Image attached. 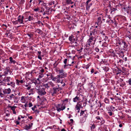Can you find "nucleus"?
Segmentation results:
<instances>
[{
    "instance_id": "obj_41",
    "label": "nucleus",
    "mask_w": 131,
    "mask_h": 131,
    "mask_svg": "<svg viewBox=\"0 0 131 131\" xmlns=\"http://www.w3.org/2000/svg\"><path fill=\"white\" fill-rule=\"evenodd\" d=\"M110 51L112 53V55L113 56V57H114L115 56V54L114 53V51H113V50H110Z\"/></svg>"
},
{
    "instance_id": "obj_22",
    "label": "nucleus",
    "mask_w": 131,
    "mask_h": 131,
    "mask_svg": "<svg viewBox=\"0 0 131 131\" xmlns=\"http://www.w3.org/2000/svg\"><path fill=\"white\" fill-rule=\"evenodd\" d=\"M39 74H40L38 75V78L37 79V80L39 81L41 80V79L44 77L43 74H41L40 73H39Z\"/></svg>"
},
{
    "instance_id": "obj_23",
    "label": "nucleus",
    "mask_w": 131,
    "mask_h": 131,
    "mask_svg": "<svg viewBox=\"0 0 131 131\" xmlns=\"http://www.w3.org/2000/svg\"><path fill=\"white\" fill-rule=\"evenodd\" d=\"M79 97L77 96L75 98L73 99V101L74 102H77L79 100Z\"/></svg>"
},
{
    "instance_id": "obj_5",
    "label": "nucleus",
    "mask_w": 131,
    "mask_h": 131,
    "mask_svg": "<svg viewBox=\"0 0 131 131\" xmlns=\"http://www.w3.org/2000/svg\"><path fill=\"white\" fill-rule=\"evenodd\" d=\"M38 94L42 96L46 94V92L45 91V89L43 88L39 89L36 91Z\"/></svg>"
},
{
    "instance_id": "obj_38",
    "label": "nucleus",
    "mask_w": 131,
    "mask_h": 131,
    "mask_svg": "<svg viewBox=\"0 0 131 131\" xmlns=\"http://www.w3.org/2000/svg\"><path fill=\"white\" fill-rule=\"evenodd\" d=\"M91 32H92V33H93V35H94L97 33V30L95 29L92 31H91Z\"/></svg>"
},
{
    "instance_id": "obj_4",
    "label": "nucleus",
    "mask_w": 131,
    "mask_h": 131,
    "mask_svg": "<svg viewBox=\"0 0 131 131\" xmlns=\"http://www.w3.org/2000/svg\"><path fill=\"white\" fill-rule=\"evenodd\" d=\"M57 72L59 73L58 75L61 78L66 77L67 76V73L64 71L62 69L58 70Z\"/></svg>"
},
{
    "instance_id": "obj_32",
    "label": "nucleus",
    "mask_w": 131,
    "mask_h": 131,
    "mask_svg": "<svg viewBox=\"0 0 131 131\" xmlns=\"http://www.w3.org/2000/svg\"><path fill=\"white\" fill-rule=\"evenodd\" d=\"M122 43L124 45V48L126 49L128 47V45H127L125 41H122Z\"/></svg>"
},
{
    "instance_id": "obj_8",
    "label": "nucleus",
    "mask_w": 131,
    "mask_h": 131,
    "mask_svg": "<svg viewBox=\"0 0 131 131\" xmlns=\"http://www.w3.org/2000/svg\"><path fill=\"white\" fill-rule=\"evenodd\" d=\"M61 78L58 75L54 77L52 80L54 81L56 83L60 82L61 80Z\"/></svg>"
},
{
    "instance_id": "obj_10",
    "label": "nucleus",
    "mask_w": 131,
    "mask_h": 131,
    "mask_svg": "<svg viewBox=\"0 0 131 131\" xmlns=\"http://www.w3.org/2000/svg\"><path fill=\"white\" fill-rule=\"evenodd\" d=\"M32 123H31L28 124V125H26L25 127V129L26 130L30 129L32 127Z\"/></svg>"
},
{
    "instance_id": "obj_13",
    "label": "nucleus",
    "mask_w": 131,
    "mask_h": 131,
    "mask_svg": "<svg viewBox=\"0 0 131 131\" xmlns=\"http://www.w3.org/2000/svg\"><path fill=\"white\" fill-rule=\"evenodd\" d=\"M69 39L72 42H74L76 40V39L72 35L70 36L69 37Z\"/></svg>"
},
{
    "instance_id": "obj_15",
    "label": "nucleus",
    "mask_w": 131,
    "mask_h": 131,
    "mask_svg": "<svg viewBox=\"0 0 131 131\" xmlns=\"http://www.w3.org/2000/svg\"><path fill=\"white\" fill-rule=\"evenodd\" d=\"M85 111H81L80 113L81 116L83 115L85 117H87V114L86 112H85Z\"/></svg>"
},
{
    "instance_id": "obj_11",
    "label": "nucleus",
    "mask_w": 131,
    "mask_h": 131,
    "mask_svg": "<svg viewBox=\"0 0 131 131\" xmlns=\"http://www.w3.org/2000/svg\"><path fill=\"white\" fill-rule=\"evenodd\" d=\"M82 104L80 102L77 103L75 107V109L77 110L80 109V108L82 107Z\"/></svg>"
},
{
    "instance_id": "obj_37",
    "label": "nucleus",
    "mask_w": 131,
    "mask_h": 131,
    "mask_svg": "<svg viewBox=\"0 0 131 131\" xmlns=\"http://www.w3.org/2000/svg\"><path fill=\"white\" fill-rule=\"evenodd\" d=\"M9 108H10L13 111L15 110V109L17 107L15 106H9Z\"/></svg>"
},
{
    "instance_id": "obj_31",
    "label": "nucleus",
    "mask_w": 131,
    "mask_h": 131,
    "mask_svg": "<svg viewBox=\"0 0 131 131\" xmlns=\"http://www.w3.org/2000/svg\"><path fill=\"white\" fill-rule=\"evenodd\" d=\"M100 121L101 122H100V124L101 125L103 124L105 122L104 120L102 118V119L100 120Z\"/></svg>"
},
{
    "instance_id": "obj_40",
    "label": "nucleus",
    "mask_w": 131,
    "mask_h": 131,
    "mask_svg": "<svg viewBox=\"0 0 131 131\" xmlns=\"http://www.w3.org/2000/svg\"><path fill=\"white\" fill-rule=\"evenodd\" d=\"M68 99H65L64 100L62 101V102L63 103H64L65 102V103H66L68 102Z\"/></svg>"
},
{
    "instance_id": "obj_35",
    "label": "nucleus",
    "mask_w": 131,
    "mask_h": 131,
    "mask_svg": "<svg viewBox=\"0 0 131 131\" xmlns=\"http://www.w3.org/2000/svg\"><path fill=\"white\" fill-rule=\"evenodd\" d=\"M43 57V55H41V54H38V58L40 60H42V58L41 57Z\"/></svg>"
},
{
    "instance_id": "obj_63",
    "label": "nucleus",
    "mask_w": 131,
    "mask_h": 131,
    "mask_svg": "<svg viewBox=\"0 0 131 131\" xmlns=\"http://www.w3.org/2000/svg\"><path fill=\"white\" fill-rule=\"evenodd\" d=\"M118 71V72H117L116 73L117 74L120 73L121 72H122V71L121 70H119V71Z\"/></svg>"
},
{
    "instance_id": "obj_30",
    "label": "nucleus",
    "mask_w": 131,
    "mask_h": 131,
    "mask_svg": "<svg viewBox=\"0 0 131 131\" xmlns=\"http://www.w3.org/2000/svg\"><path fill=\"white\" fill-rule=\"evenodd\" d=\"M123 60L122 59H119L118 61H117V63L119 65H122L123 64Z\"/></svg>"
},
{
    "instance_id": "obj_64",
    "label": "nucleus",
    "mask_w": 131,
    "mask_h": 131,
    "mask_svg": "<svg viewBox=\"0 0 131 131\" xmlns=\"http://www.w3.org/2000/svg\"><path fill=\"white\" fill-rule=\"evenodd\" d=\"M100 33L102 34L104 36H105V33L103 31H102Z\"/></svg>"
},
{
    "instance_id": "obj_42",
    "label": "nucleus",
    "mask_w": 131,
    "mask_h": 131,
    "mask_svg": "<svg viewBox=\"0 0 131 131\" xmlns=\"http://www.w3.org/2000/svg\"><path fill=\"white\" fill-rule=\"evenodd\" d=\"M61 84H62V86H64L65 85H66V84L64 82L63 80H61Z\"/></svg>"
},
{
    "instance_id": "obj_24",
    "label": "nucleus",
    "mask_w": 131,
    "mask_h": 131,
    "mask_svg": "<svg viewBox=\"0 0 131 131\" xmlns=\"http://www.w3.org/2000/svg\"><path fill=\"white\" fill-rule=\"evenodd\" d=\"M35 32L40 35H41L42 34V31L39 29H36L35 31Z\"/></svg>"
},
{
    "instance_id": "obj_27",
    "label": "nucleus",
    "mask_w": 131,
    "mask_h": 131,
    "mask_svg": "<svg viewBox=\"0 0 131 131\" xmlns=\"http://www.w3.org/2000/svg\"><path fill=\"white\" fill-rule=\"evenodd\" d=\"M72 0H66V2L67 4H72L73 2L71 1Z\"/></svg>"
},
{
    "instance_id": "obj_62",
    "label": "nucleus",
    "mask_w": 131,
    "mask_h": 131,
    "mask_svg": "<svg viewBox=\"0 0 131 131\" xmlns=\"http://www.w3.org/2000/svg\"><path fill=\"white\" fill-rule=\"evenodd\" d=\"M16 83H17V85H18L19 83L20 82V81H19V80H18V79H17L16 80Z\"/></svg>"
},
{
    "instance_id": "obj_52",
    "label": "nucleus",
    "mask_w": 131,
    "mask_h": 131,
    "mask_svg": "<svg viewBox=\"0 0 131 131\" xmlns=\"http://www.w3.org/2000/svg\"><path fill=\"white\" fill-rule=\"evenodd\" d=\"M102 118H100L99 116H97L96 117V118L98 120H101L102 119Z\"/></svg>"
},
{
    "instance_id": "obj_25",
    "label": "nucleus",
    "mask_w": 131,
    "mask_h": 131,
    "mask_svg": "<svg viewBox=\"0 0 131 131\" xmlns=\"http://www.w3.org/2000/svg\"><path fill=\"white\" fill-rule=\"evenodd\" d=\"M26 19H28V20H27L31 21L33 20V19H34V18L32 16L30 15L28 17V18H27Z\"/></svg>"
},
{
    "instance_id": "obj_57",
    "label": "nucleus",
    "mask_w": 131,
    "mask_h": 131,
    "mask_svg": "<svg viewBox=\"0 0 131 131\" xmlns=\"http://www.w3.org/2000/svg\"><path fill=\"white\" fill-rule=\"evenodd\" d=\"M69 66V65L65 64L64 66V69L66 68H67L68 67V66Z\"/></svg>"
},
{
    "instance_id": "obj_26",
    "label": "nucleus",
    "mask_w": 131,
    "mask_h": 131,
    "mask_svg": "<svg viewBox=\"0 0 131 131\" xmlns=\"http://www.w3.org/2000/svg\"><path fill=\"white\" fill-rule=\"evenodd\" d=\"M96 125L95 124H93L90 127L91 131H94L93 130L95 128Z\"/></svg>"
},
{
    "instance_id": "obj_18",
    "label": "nucleus",
    "mask_w": 131,
    "mask_h": 131,
    "mask_svg": "<svg viewBox=\"0 0 131 131\" xmlns=\"http://www.w3.org/2000/svg\"><path fill=\"white\" fill-rule=\"evenodd\" d=\"M26 97L25 96H22L20 100L21 102L22 103H25L26 100Z\"/></svg>"
},
{
    "instance_id": "obj_12",
    "label": "nucleus",
    "mask_w": 131,
    "mask_h": 131,
    "mask_svg": "<svg viewBox=\"0 0 131 131\" xmlns=\"http://www.w3.org/2000/svg\"><path fill=\"white\" fill-rule=\"evenodd\" d=\"M11 92V90L9 88L5 89L3 91V92L5 94H9Z\"/></svg>"
},
{
    "instance_id": "obj_58",
    "label": "nucleus",
    "mask_w": 131,
    "mask_h": 131,
    "mask_svg": "<svg viewBox=\"0 0 131 131\" xmlns=\"http://www.w3.org/2000/svg\"><path fill=\"white\" fill-rule=\"evenodd\" d=\"M27 35L29 36V37H31L33 36V35L32 34H28Z\"/></svg>"
},
{
    "instance_id": "obj_47",
    "label": "nucleus",
    "mask_w": 131,
    "mask_h": 131,
    "mask_svg": "<svg viewBox=\"0 0 131 131\" xmlns=\"http://www.w3.org/2000/svg\"><path fill=\"white\" fill-rule=\"evenodd\" d=\"M25 2V0H21L20 1V4L21 5L23 4Z\"/></svg>"
},
{
    "instance_id": "obj_33",
    "label": "nucleus",
    "mask_w": 131,
    "mask_h": 131,
    "mask_svg": "<svg viewBox=\"0 0 131 131\" xmlns=\"http://www.w3.org/2000/svg\"><path fill=\"white\" fill-rule=\"evenodd\" d=\"M122 72L123 73H125L127 71V69L125 68L124 67H122Z\"/></svg>"
},
{
    "instance_id": "obj_48",
    "label": "nucleus",
    "mask_w": 131,
    "mask_h": 131,
    "mask_svg": "<svg viewBox=\"0 0 131 131\" xmlns=\"http://www.w3.org/2000/svg\"><path fill=\"white\" fill-rule=\"evenodd\" d=\"M128 83L129 85H131V78L129 79L128 81Z\"/></svg>"
},
{
    "instance_id": "obj_29",
    "label": "nucleus",
    "mask_w": 131,
    "mask_h": 131,
    "mask_svg": "<svg viewBox=\"0 0 131 131\" xmlns=\"http://www.w3.org/2000/svg\"><path fill=\"white\" fill-rule=\"evenodd\" d=\"M9 59L11 63H13L14 64H15V63L16 62L15 60H13V58L12 57H10L9 58Z\"/></svg>"
},
{
    "instance_id": "obj_21",
    "label": "nucleus",
    "mask_w": 131,
    "mask_h": 131,
    "mask_svg": "<svg viewBox=\"0 0 131 131\" xmlns=\"http://www.w3.org/2000/svg\"><path fill=\"white\" fill-rule=\"evenodd\" d=\"M64 11L63 12L64 14L66 16H67L68 17H67V18L68 19H69L70 18V17L68 15V14L69 13V12L68 11H66L65 10V9H64Z\"/></svg>"
},
{
    "instance_id": "obj_1",
    "label": "nucleus",
    "mask_w": 131,
    "mask_h": 131,
    "mask_svg": "<svg viewBox=\"0 0 131 131\" xmlns=\"http://www.w3.org/2000/svg\"><path fill=\"white\" fill-rule=\"evenodd\" d=\"M40 12H43L44 15L45 14L49 15L51 13V11L49 8L47 7L45 5H44L42 7Z\"/></svg>"
},
{
    "instance_id": "obj_16",
    "label": "nucleus",
    "mask_w": 131,
    "mask_h": 131,
    "mask_svg": "<svg viewBox=\"0 0 131 131\" xmlns=\"http://www.w3.org/2000/svg\"><path fill=\"white\" fill-rule=\"evenodd\" d=\"M101 17H99L98 18L97 21V22H96L95 24H97L98 26H100L101 25L102 23V21H101Z\"/></svg>"
},
{
    "instance_id": "obj_28",
    "label": "nucleus",
    "mask_w": 131,
    "mask_h": 131,
    "mask_svg": "<svg viewBox=\"0 0 131 131\" xmlns=\"http://www.w3.org/2000/svg\"><path fill=\"white\" fill-rule=\"evenodd\" d=\"M24 86L26 87V89L27 90H29L31 88V85L29 84H26L24 85Z\"/></svg>"
},
{
    "instance_id": "obj_46",
    "label": "nucleus",
    "mask_w": 131,
    "mask_h": 131,
    "mask_svg": "<svg viewBox=\"0 0 131 131\" xmlns=\"http://www.w3.org/2000/svg\"><path fill=\"white\" fill-rule=\"evenodd\" d=\"M108 113L110 116H111L112 115V112L111 111H108Z\"/></svg>"
},
{
    "instance_id": "obj_20",
    "label": "nucleus",
    "mask_w": 131,
    "mask_h": 131,
    "mask_svg": "<svg viewBox=\"0 0 131 131\" xmlns=\"http://www.w3.org/2000/svg\"><path fill=\"white\" fill-rule=\"evenodd\" d=\"M7 85H10L13 88H14L15 86V83L13 81L11 82L10 83H8Z\"/></svg>"
},
{
    "instance_id": "obj_49",
    "label": "nucleus",
    "mask_w": 131,
    "mask_h": 131,
    "mask_svg": "<svg viewBox=\"0 0 131 131\" xmlns=\"http://www.w3.org/2000/svg\"><path fill=\"white\" fill-rule=\"evenodd\" d=\"M95 50L97 52H99V49L97 47L95 48Z\"/></svg>"
},
{
    "instance_id": "obj_9",
    "label": "nucleus",
    "mask_w": 131,
    "mask_h": 131,
    "mask_svg": "<svg viewBox=\"0 0 131 131\" xmlns=\"http://www.w3.org/2000/svg\"><path fill=\"white\" fill-rule=\"evenodd\" d=\"M24 19V16H21V15H19L17 19V21L18 23H19L20 24H24L23 23V20Z\"/></svg>"
},
{
    "instance_id": "obj_2",
    "label": "nucleus",
    "mask_w": 131,
    "mask_h": 131,
    "mask_svg": "<svg viewBox=\"0 0 131 131\" xmlns=\"http://www.w3.org/2000/svg\"><path fill=\"white\" fill-rule=\"evenodd\" d=\"M56 107L57 111L60 112L65 109L66 104L64 103L58 104L56 105Z\"/></svg>"
},
{
    "instance_id": "obj_39",
    "label": "nucleus",
    "mask_w": 131,
    "mask_h": 131,
    "mask_svg": "<svg viewBox=\"0 0 131 131\" xmlns=\"http://www.w3.org/2000/svg\"><path fill=\"white\" fill-rule=\"evenodd\" d=\"M12 22L13 24L15 25H16L18 24V21L17 20L15 21H12Z\"/></svg>"
},
{
    "instance_id": "obj_50",
    "label": "nucleus",
    "mask_w": 131,
    "mask_h": 131,
    "mask_svg": "<svg viewBox=\"0 0 131 131\" xmlns=\"http://www.w3.org/2000/svg\"><path fill=\"white\" fill-rule=\"evenodd\" d=\"M28 106L29 107H31L32 106V103L31 102H29V104H28Z\"/></svg>"
},
{
    "instance_id": "obj_51",
    "label": "nucleus",
    "mask_w": 131,
    "mask_h": 131,
    "mask_svg": "<svg viewBox=\"0 0 131 131\" xmlns=\"http://www.w3.org/2000/svg\"><path fill=\"white\" fill-rule=\"evenodd\" d=\"M67 60L68 59H64V60L63 61V62L65 64H66L67 63Z\"/></svg>"
},
{
    "instance_id": "obj_59",
    "label": "nucleus",
    "mask_w": 131,
    "mask_h": 131,
    "mask_svg": "<svg viewBox=\"0 0 131 131\" xmlns=\"http://www.w3.org/2000/svg\"><path fill=\"white\" fill-rule=\"evenodd\" d=\"M125 85V83H121L120 84V86L122 87H124Z\"/></svg>"
},
{
    "instance_id": "obj_6",
    "label": "nucleus",
    "mask_w": 131,
    "mask_h": 131,
    "mask_svg": "<svg viewBox=\"0 0 131 131\" xmlns=\"http://www.w3.org/2000/svg\"><path fill=\"white\" fill-rule=\"evenodd\" d=\"M54 84L51 81L48 82L47 83L44 84L43 85V86H45L46 88H47L48 89V88H49L50 86L53 87L54 86Z\"/></svg>"
},
{
    "instance_id": "obj_43",
    "label": "nucleus",
    "mask_w": 131,
    "mask_h": 131,
    "mask_svg": "<svg viewBox=\"0 0 131 131\" xmlns=\"http://www.w3.org/2000/svg\"><path fill=\"white\" fill-rule=\"evenodd\" d=\"M90 7V6L88 5V3L87 4H86V9L87 10H89V9Z\"/></svg>"
},
{
    "instance_id": "obj_17",
    "label": "nucleus",
    "mask_w": 131,
    "mask_h": 131,
    "mask_svg": "<svg viewBox=\"0 0 131 131\" xmlns=\"http://www.w3.org/2000/svg\"><path fill=\"white\" fill-rule=\"evenodd\" d=\"M95 38V37L92 36L90 37L88 41V42L89 43H91L93 40Z\"/></svg>"
},
{
    "instance_id": "obj_60",
    "label": "nucleus",
    "mask_w": 131,
    "mask_h": 131,
    "mask_svg": "<svg viewBox=\"0 0 131 131\" xmlns=\"http://www.w3.org/2000/svg\"><path fill=\"white\" fill-rule=\"evenodd\" d=\"M54 77H53V75H52V74L51 73L50 76V77H49V78H50L51 79H52Z\"/></svg>"
},
{
    "instance_id": "obj_7",
    "label": "nucleus",
    "mask_w": 131,
    "mask_h": 131,
    "mask_svg": "<svg viewBox=\"0 0 131 131\" xmlns=\"http://www.w3.org/2000/svg\"><path fill=\"white\" fill-rule=\"evenodd\" d=\"M32 84H34L36 86L35 89L37 90V91L41 89L40 83L39 82H38L36 80H35V82H32Z\"/></svg>"
},
{
    "instance_id": "obj_55",
    "label": "nucleus",
    "mask_w": 131,
    "mask_h": 131,
    "mask_svg": "<svg viewBox=\"0 0 131 131\" xmlns=\"http://www.w3.org/2000/svg\"><path fill=\"white\" fill-rule=\"evenodd\" d=\"M37 107H36V105H34V107H32L31 108H32V110L33 111H34L35 110V109Z\"/></svg>"
},
{
    "instance_id": "obj_53",
    "label": "nucleus",
    "mask_w": 131,
    "mask_h": 131,
    "mask_svg": "<svg viewBox=\"0 0 131 131\" xmlns=\"http://www.w3.org/2000/svg\"><path fill=\"white\" fill-rule=\"evenodd\" d=\"M2 27H3L4 28L5 27V29H6L7 28V26L5 24H3L2 25Z\"/></svg>"
},
{
    "instance_id": "obj_19",
    "label": "nucleus",
    "mask_w": 131,
    "mask_h": 131,
    "mask_svg": "<svg viewBox=\"0 0 131 131\" xmlns=\"http://www.w3.org/2000/svg\"><path fill=\"white\" fill-rule=\"evenodd\" d=\"M9 98L10 100H12L14 99H17V98L13 94H12L9 96Z\"/></svg>"
},
{
    "instance_id": "obj_34",
    "label": "nucleus",
    "mask_w": 131,
    "mask_h": 131,
    "mask_svg": "<svg viewBox=\"0 0 131 131\" xmlns=\"http://www.w3.org/2000/svg\"><path fill=\"white\" fill-rule=\"evenodd\" d=\"M104 101L107 104L109 103V100L107 97L105 98L104 100Z\"/></svg>"
},
{
    "instance_id": "obj_3",
    "label": "nucleus",
    "mask_w": 131,
    "mask_h": 131,
    "mask_svg": "<svg viewBox=\"0 0 131 131\" xmlns=\"http://www.w3.org/2000/svg\"><path fill=\"white\" fill-rule=\"evenodd\" d=\"M52 89L51 92L52 95L57 93L59 92L60 90L62 89L61 88L59 87V85L58 84H57L55 87H53Z\"/></svg>"
},
{
    "instance_id": "obj_54",
    "label": "nucleus",
    "mask_w": 131,
    "mask_h": 131,
    "mask_svg": "<svg viewBox=\"0 0 131 131\" xmlns=\"http://www.w3.org/2000/svg\"><path fill=\"white\" fill-rule=\"evenodd\" d=\"M35 89L34 88L31 89L30 90V92H34Z\"/></svg>"
},
{
    "instance_id": "obj_36",
    "label": "nucleus",
    "mask_w": 131,
    "mask_h": 131,
    "mask_svg": "<svg viewBox=\"0 0 131 131\" xmlns=\"http://www.w3.org/2000/svg\"><path fill=\"white\" fill-rule=\"evenodd\" d=\"M131 35L130 32V31H128L126 35L125 36V37L126 38H127V36H129Z\"/></svg>"
},
{
    "instance_id": "obj_56",
    "label": "nucleus",
    "mask_w": 131,
    "mask_h": 131,
    "mask_svg": "<svg viewBox=\"0 0 131 131\" xmlns=\"http://www.w3.org/2000/svg\"><path fill=\"white\" fill-rule=\"evenodd\" d=\"M51 74V73H49L48 74H46V75H47V77H49L48 78H49V77H50V76Z\"/></svg>"
},
{
    "instance_id": "obj_61",
    "label": "nucleus",
    "mask_w": 131,
    "mask_h": 131,
    "mask_svg": "<svg viewBox=\"0 0 131 131\" xmlns=\"http://www.w3.org/2000/svg\"><path fill=\"white\" fill-rule=\"evenodd\" d=\"M89 65H87L85 67V68L86 69H88L89 68Z\"/></svg>"
},
{
    "instance_id": "obj_14",
    "label": "nucleus",
    "mask_w": 131,
    "mask_h": 131,
    "mask_svg": "<svg viewBox=\"0 0 131 131\" xmlns=\"http://www.w3.org/2000/svg\"><path fill=\"white\" fill-rule=\"evenodd\" d=\"M11 78L10 77H7L5 78L4 80H3V81H4L5 82V83L7 84V83H9L10 81V79H11Z\"/></svg>"
},
{
    "instance_id": "obj_44",
    "label": "nucleus",
    "mask_w": 131,
    "mask_h": 131,
    "mask_svg": "<svg viewBox=\"0 0 131 131\" xmlns=\"http://www.w3.org/2000/svg\"><path fill=\"white\" fill-rule=\"evenodd\" d=\"M111 13H112L113 11H114L117 10V9L116 8H113L111 7Z\"/></svg>"
},
{
    "instance_id": "obj_45",
    "label": "nucleus",
    "mask_w": 131,
    "mask_h": 131,
    "mask_svg": "<svg viewBox=\"0 0 131 131\" xmlns=\"http://www.w3.org/2000/svg\"><path fill=\"white\" fill-rule=\"evenodd\" d=\"M41 69H40V71L41 72V74H42V73L44 72V69L43 68H40Z\"/></svg>"
}]
</instances>
